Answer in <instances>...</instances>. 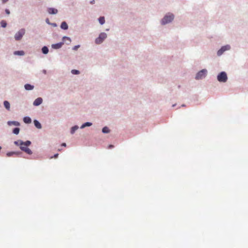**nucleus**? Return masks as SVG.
<instances>
[{
	"label": "nucleus",
	"mask_w": 248,
	"mask_h": 248,
	"mask_svg": "<svg viewBox=\"0 0 248 248\" xmlns=\"http://www.w3.org/2000/svg\"><path fill=\"white\" fill-rule=\"evenodd\" d=\"M174 18V16L172 14H168L166 15L162 19L161 23L162 25H165L171 22Z\"/></svg>",
	"instance_id": "1"
},
{
	"label": "nucleus",
	"mask_w": 248,
	"mask_h": 248,
	"mask_svg": "<svg viewBox=\"0 0 248 248\" xmlns=\"http://www.w3.org/2000/svg\"><path fill=\"white\" fill-rule=\"evenodd\" d=\"M25 33V30L24 29H20L17 32H16L15 35V38L16 40H20L23 36Z\"/></svg>",
	"instance_id": "2"
},
{
	"label": "nucleus",
	"mask_w": 248,
	"mask_h": 248,
	"mask_svg": "<svg viewBox=\"0 0 248 248\" xmlns=\"http://www.w3.org/2000/svg\"><path fill=\"white\" fill-rule=\"evenodd\" d=\"M217 80L219 82H225L227 80V74L225 72H221L217 76Z\"/></svg>",
	"instance_id": "3"
},
{
	"label": "nucleus",
	"mask_w": 248,
	"mask_h": 248,
	"mask_svg": "<svg viewBox=\"0 0 248 248\" xmlns=\"http://www.w3.org/2000/svg\"><path fill=\"white\" fill-rule=\"evenodd\" d=\"M207 74V70L206 69H202L199 71L196 75V79H200L205 77Z\"/></svg>",
	"instance_id": "4"
},
{
	"label": "nucleus",
	"mask_w": 248,
	"mask_h": 248,
	"mask_svg": "<svg viewBox=\"0 0 248 248\" xmlns=\"http://www.w3.org/2000/svg\"><path fill=\"white\" fill-rule=\"evenodd\" d=\"M106 37V33L104 32L100 33L99 37L95 39V43L96 44H101Z\"/></svg>",
	"instance_id": "5"
},
{
	"label": "nucleus",
	"mask_w": 248,
	"mask_h": 248,
	"mask_svg": "<svg viewBox=\"0 0 248 248\" xmlns=\"http://www.w3.org/2000/svg\"><path fill=\"white\" fill-rule=\"evenodd\" d=\"M15 145L17 146H20L22 145H25V146H30L31 144V142L29 140H27L25 142H23L21 140H18L17 141H15L14 142Z\"/></svg>",
	"instance_id": "6"
},
{
	"label": "nucleus",
	"mask_w": 248,
	"mask_h": 248,
	"mask_svg": "<svg viewBox=\"0 0 248 248\" xmlns=\"http://www.w3.org/2000/svg\"><path fill=\"white\" fill-rule=\"evenodd\" d=\"M28 146H25V145H22L20 146V148L21 150L24 151L25 153L29 155L32 154V151L30 149L28 148Z\"/></svg>",
	"instance_id": "7"
},
{
	"label": "nucleus",
	"mask_w": 248,
	"mask_h": 248,
	"mask_svg": "<svg viewBox=\"0 0 248 248\" xmlns=\"http://www.w3.org/2000/svg\"><path fill=\"white\" fill-rule=\"evenodd\" d=\"M230 46L229 45L225 46H222L218 51H217V55L218 56H220L223 54V53L227 50L230 49Z\"/></svg>",
	"instance_id": "8"
},
{
	"label": "nucleus",
	"mask_w": 248,
	"mask_h": 248,
	"mask_svg": "<svg viewBox=\"0 0 248 248\" xmlns=\"http://www.w3.org/2000/svg\"><path fill=\"white\" fill-rule=\"evenodd\" d=\"M43 102V99L41 97H38L37 99H36L33 102V105L35 106H37L40 105Z\"/></svg>",
	"instance_id": "9"
},
{
	"label": "nucleus",
	"mask_w": 248,
	"mask_h": 248,
	"mask_svg": "<svg viewBox=\"0 0 248 248\" xmlns=\"http://www.w3.org/2000/svg\"><path fill=\"white\" fill-rule=\"evenodd\" d=\"M47 12L49 14H56L58 13V10L53 8H48Z\"/></svg>",
	"instance_id": "10"
},
{
	"label": "nucleus",
	"mask_w": 248,
	"mask_h": 248,
	"mask_svg": "<svg viewBox=\"0 0 248 248\" xmlns=\"http://www.w3.org/2000/svg\"><path fill=\"white\" fill-rule=\"evenodd\" d=\"M8 124L9 125L13 124L16 126H19L20 125V123L16 121H9L8 122Z\"/></svg>",
	"instance_id": "11"
},
{
	"label": "nucleus",
	"mask_w": 248,
	"mask_h": 248,
	"mask_svg": "<svg viewBox=\"0 0 248 248\" xmlns=\"http://www.w3.org/2000/svg\"><path fill=\"white\" fill-rule=\"evenodd\" d=\"M61 28L63 30H67L68 29V25L65 22H62L61 25Z\"/></svg>",
	"instance_id": "12"
},
{
	"label": "nucleus",
	"mask_w": 248,
	"mask_h": 248,
	"mask_svg": "<svg viewBox=\"0 0 248 248\" xmlns=\"http://www.w3.org/2000/svg\"><path fill=\"white\" fill-rule=\"evenodd\" d=\"M23 121L26 124H30L31 123V120L29 117H25L23 119Z\"/></svg>",
	"instance_id": "13"
},
{
	"label": "nucleus",
	"mask_w": 248,
	"mask_h": 248,
	"mask_svg": "<svg viewBox=\"0 0 248 248\" xmlns=\"http://www.w3.org/2000/svg\"><path fill=\"white\" fill-rule=\"evenodd\" d=\"M24 87L26 90H31L33 89L34 87L33 86L29 84H25Z\"/></svg>",
	"instance_id": "14"
},
{
	"label": "nucleus",
	"mask_w": 248,
	"mask_h": 248,
	"mask_svg": "<svg viewBox=\"0 0 248 248\" xmlns=\"http://www.w3.org/2000/svg\"><path fill=\"white\" fill-rule=\"evenodd\" d=\"M34 124L35 126L38 129H40L42 127L41 124L37 121V120H34Z\"/></svg>",
	"instance_id": "15"
},
{
	"label": "nucleus",
	"mask_w": 248,
	"mask_h": 248,
	"mask_svg": "<svg viewBox=\"0 0 248 248\" xmlns=\"http://www.w3.org/2000/svg\"><path fill=\"white\" fill-rule=\"evenodd\" d=\"M62 46V43H58L56 44H54L52 46V47L55 49H58L60 47H61Z\"/></svg>",
	"instance_id": "16"
},
{
	"label": "nucleus",
	"mask_w": 248,
	"mask_h": 248,
	"mask_svg": "<svg viewBox=\"0 0 248 248\" xmlns=\"http://www.w3.org/2000/svg\"><path fill=\"white\" fill-rule=\"evenodd\" d=\"M4 107H5V108L8 109V110H9L10 109V103H9L8 101H5L4 102Z\"/></svg>",
	"instance_id": "17"
},
{
	"label": "nucleus",
	"mask_w": 248,
	"mask_h": 248,
	"mask_svg": "<svg viewBox=\"0 0 248 248\" xmlns=\"http://www.w3.org/2000/svg\"><path fill=\"white\" fill-rule=\"evenodd\" d=\"M15 55L22 56L24 55V52L23 51H16L14 52Z\"/></svg>",
	"instance_id": "18"
},
{
	"label": "nucleus",
	"mask_w": 248,
	"mask_h": 248,
	"mask_svg": "<svg viewBox=\"0 0 248 248\" xmlns=\"http://www.w3.org/2000/svg\"><path fill=\"white\" fill-rule=\"evenodd\" d=\"M92 124L91 123L86 122L81 125V128H83L85 127L86 126H90L92 125Z\"/></svg>",
	"instance_id": "19"
},
{
	"label": "nucleus",
	"mask_w": 248,
	"mask_h": 248,
	"mask_svg": "<svg viewBox=\"0 0 248 248\" xmlns=\"http://www.w3.org/2000/svg\"><path fill=\"white\" fill-rule=\"evenodd\" d=\"M42 52L45 54H46L48 53V48L46 47V46H44L43 47L42 49Z\"/></svg>",
	"instance_id": "20"
},
{
	"label": "nucleus",
	"mask_w": 248,
	"mask_h": 248,
	"mask_svg": "<svg viewBox=\"0 0 248 248\" xmlns=\"http://www.w3.org/2000/svg\"><path fill=\"white\" fill-rule=\"evenodd\" d=\"M19 131H20V129L18 127H16L13 129V132L15 134L17 135V134H18Z\"/></svg>",
	"instance_id": "21"
},
{
	"label": "nucleus",
	"mask_w": 248,
	"mask_h": 248,
	"mask_svg": "<svg viewBox=\"0 0 248 248\" xmlns=\"http://www.w3.org/2000/svg\"><path fill=\"white\" fill-rule=\"evenodd\" d=\"M102 132L104 133H108L109 132V130L108 127L105 126L102 129Z\"/></svg>",
	"instance_id": "22"
},
{
	"label": "nucleus",
	"mask_w": 248,
	"mask_h": 248,
	"mask_svg": "<svg viewBox=\"0 0 248 248\" xmlns=\"http://www.w3.org/2000/svg\"><path fill=\"white\" fill-rule=\"evenodd\" d=\"M99 21L101 24H103L105 23V20L103 16L100 17L99 18Z\"/></svg>",
	"instance_id": "23"
},
{
	"label": "nucleus",
	"mask_w": 248,
	"mask_h": 248,
	"mask_svg": "<svg viewBox=\"0 0 248 248\" xmlns=\"http://www.w3.org/2000/svg\"><path fill=\"white\" fill-rule=\"evenodd\" d=\"M78 126H75L72 127L71 129V133L73 134L75 132V131L78 129Z\"/></svg>",
	"instance_id": "24"
},
{
	"label": "nucleus",
	"mask_w": 248,
	"mask_h": 248,
	"mask_svg": "<svg viewBox=\"0 0 248 248\" xmlns=\"http://www.w3.org/2000/svg\"><path fill=\"white\" fill-rule=\"evenodd\" d=\"M0 25H1V26L3 28H5L7 26V23L4 20H2L1 22H0Z\"/></svg>",
	"instance_id": "25"
},
{
	"label": "nucleus",
	"mask_w": 248,
	"mask_h": 248,
	"mask_svg": "<svg viewBox=\"0 0 248 248\" xmlns=\"http://www.w3.org/2000/svg\"><path fill=\"white\" fill-rule=\"evenodd\" d=\"M14 154H16V152H8L6 154V155L8 157H10L11 156H12V155H14Z\"/></svg>",
	"instance_id": "26"
},
{
	"label": "nucleus",
	"mask_w": 248,
	"mask_h": 248,
	"mask_svg": "<svg viewBox=\"0 0 248 248\" xmlns=\"http://www.w3.org/2000/svg\"><path fill=\"white\" fill-rule=\"evenodd\" d=\"M71 73L73 74H79V71L78 70H72L71 71Z\"/></svg>",
	"instance_id": "27"
},
{
	"label": "nucleus",
	"mask_w": 248,
	"mask_h": 248,
	"mask_svg": "<svg viewBox=\"0 0 248 248\" xmlns=\"http://www.w3.org/2000/svg\"><path fill=\"white\" fill-rule=\"evenodd\" d=\"M5 13L7 14V15H9L10 13V11L8 10V9H6L5 10Z\"/></svg>",
	"instance_id": "28"
},
{
	"label": "nucleus",
	"mask_w": 248,
	"mask_h": 248,
	"mask_svg": "<svg viewBox=\"0 0 248 248\" xmlns=\"http://www.w3.org/2000/svg\"><path fill=\"white\" fill-rule=\"evenodd\" d=\"M79 47V45H78V46H74V48H73V49H74V50H77V49H78Z\"/></svg>",
	"instance_id": "29"
},
{
	"label": "nucleus",
	"mask_w": 248,
	"mask_h": 248,
	"mask_svg": "<svg viewBox=\"0 0 248 248\" xmlns=\"http://www.w3.org/2000/svg\"><path fill=\"white\" fill-rule=\"evenodd\" d=\"M9 0H2V2L3 3H5L7 2Z\"/></svg>",
	"instance_id": "30"
},
{
	"label": "nucleus",
	"mask_w": 248,
	"mask_h": 248,
	"mask_svg": "<svg viewBox=\"0 0 248 248\" xmlns=\"http://www.w3.org/2000/svg\"><path fill=\"white\" fill-rule=\"evenodd\" d=\"M113 147H114V146H113V145H109L108 146V148L109 149H110V148H113Z\"/></svg>",
	"instance_id": "31"
},
{
	"label": "nucleus",
	"mask_w": 248,
	"mask_h": 248,
	"mask_svg": "<svg viewBox=\"0 0 248 248\" xmlns=\"http://www.w3.org/2000/svg\"><path fill=\"white\" fill-rule=\"evenodd\" d=\"M46 22L48 24H50V23H49V20L48 18H47L46 20Z\"/></svg>",
	"instance_id": "32"
},
{
	"label": "nucleus",
	"mask_w": 248,
	"mask_h": 248,
	"mask_svg": "<svg viewBox=\"0 0 248 248\" xmlns=\"http://www.w3.org/2000/svg\"><path fill=\"white\" fill-rule=\"evenodd\" d=\"M94 3H95V1L94 0H93L90 1V3L91 4H93Z\"/></svg>",
	"instance_id": "33"
},
{
	"label": "nucleus",
	"mask_w": 248,
	"mask_h": 248,
	"mask_svg": "<svg viewBox=\"0 0 248 248\" xmlns=\"http://www.w3.org/2000/svg\"><path fill=\"white\" fill-rule=\"evenodd\" d=\"M58 155H59V154H56L54 155L53 157L56 158H57L58 157Z\"/></svg>",
	"instance_id": "34"
},
{
	"label": "nucleus",
	"mask_w": 248,
	"mask_h": 248,
	"mask_svg": "<svg viewBox=\"0 0 248 248\" xmlns=\"http://www.w3.org/2000/svg\"><path fill=\"white\" fill-rule=\"evenodd\" d=\"M62 146L65 147L66 146V143H62Z\"/></svg>",
	"instance_id": "35"
},
{
	"label": "nucleus",
	"mask_w": 248,
	"mask_h": 248,
	"mask_svg": "<svg viewBox=\"0 0 248 248\" xmlns=\"http://www.w3.org/2000/svg\"><path fill=\"white\" fill-rule=\"evenodd\" d=\"M52 25L54 26H56V24L54 23V24H52Z\"/></svg>",
	"instance_id": "36"
}]
</instances>
